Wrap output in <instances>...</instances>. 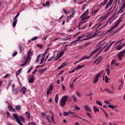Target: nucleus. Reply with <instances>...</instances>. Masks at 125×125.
Wrapping results in <instances>:
<instances>
[{
    "mask_svg": "<svg viewBox=\"0 0 125 125\" xmlns=\"http://www.w3.org/2000/svg\"><path fill=\"white\" fill-rule=\"evenodd\" d=\"M13 117L16 119V122H17V123H18L20 125H22L21 122H25V119H24V117L21 116L19 117L16 113H14L13 114Z\"/></svg>",
    "mask_w": 125,
    "mask_h": 125,
    "instance_id": "f257e3e1",
    "label": "nucleus"
},
{
    "mask_svg": "<svg viewBox=\"0 0 125 125\" xmlns=\"http://www.w3.org/2000/svg\"><path fill=\"white\" fill-rule=\"evenodd\" d=\"M68 96H64L61 100L60 104L62 107H64L65 104H66V102H67V99H68Z\"/></svg>",
    "mask_w": 125,
    "mask_h": 125,
    "instance_id": "f03ea898",
    "label": "nucleus"
},
{
    "mask_svg": "<svg viewBox=\"0 0 125 125\" xmlns=\"http://www.w3.org/2000/svg\"><path fill=\"white\" fill-rule=\"evenodd\" d=\"M104 72V70L102 71L101 72L98 73L95 75V77L94 79L93 83H97L98 81H99V77L101 76V74Z\"/></svg>",
    "mask_w": 125,
    "mask_h": 125,
    "instance_id": "7ed1b4c3",
    "label": "nucleus"
},
{
    "mask_svg": "<svg viewBox=\"0 0 125 125\" xmlns=\"http://www.w3.org/2000/svg\"><path fill=\"white\" fill-rule=\"evenodd\" d=\"M117 56L118 59L120 61H122V60L123 59V57H124V56L125 57V49L123 51L120 52L118 53Z\"/></svg>",
    "mask_w": 125,
    "mask_h": 125,
    "instance_id": "20e7f679",
    "label": "nucleus"
},
{
    "mask_svg": "<svg viewBox=\"0 0 125 125\" xmlns=\"http://www.w3.org/2000/svg\"><path fill=\"white\" fill-rule=\"evenodd\" d=\"M106 18H107V17L104 16V17H101L100 19H99L98 21H101V22L99 23V25L97 27L96 29H98V28H99V27H100V26H101V25H102V23H104V22H103V21L104 20H106Z\"/></svg>",
    "mask_w": 125,
    "mask_h": 125,
    "instance_id": "39448f33",
    "label": "nucleus"
},
{
    "mask_svg": "<svg viewBox=\"0 0 125 125\" xmlns=\"http://www.w3.org/2000/svg\"><path fill=\"white\" fill-rule=\"evenodd\" d=\"M20 90V87H17L15 89H13L12 90V91L14 94H16V95H18V94H19Z\"/></svg>",
    "mask_w": 125,
    "mask_h": 125,
    "instance_id": "423d86ee",
    "label": "nucleus"
},
{
    "mask_svg": "<svg viewBox=\"0 0 125 125\" xmlns=\"http://www.w3.org/2000/svg\"><path fill=\"white\" fill-rule=\"evenodd\" d=\"M27 91V88L25 86H23L20 89V93H21V94H25L26 93V92Z\"/></svg>",
    "mask_w": 125,
    "mask_h": 125,
    "instance_id": "0eeeda50",
    "label": "nucleus"
},
{
    "mask_svg": "<svg viewBox=\"0 0 125 125\" xmlns=\"http://www.w3.org/2000/svg\"><path fill=\"white\" fill-rule=\"evenodd\" d=\"M113 21H114V20H113V19H111L105 23V24L104 26H103L102 27H100L99 30H102V29H103V28H104V27H106L107 26V24H109V25H111V24H112V23H113Z\"/></svg>",
    "mask_w": 125,
    "mask_h": 125,
    "instance_id": "6e6552de",
    "label": "nucleus"
},
{
    "mask_svg": "<svg viewBox=\"0 0 125 125\" xmlns=\"http://www.w3.org/2000/svg\"><path fill=\"white\" fill-rule=\"evenodd\" d=\"M113 21H114V20H113V19H111L105 23V24L104 26H103L102 27H100L99 30H102V29H103V28H104V27H106L107 26V24H109V25H111V24H112V23H113Z\"/></svg>",
    "mask_w": 125,
    "mask_h": 125,
    "instance_id": "1a4fd4ad",
    "label": "nucleus"
},
{
    "mask_svg": "<svg viewBox=\"0 0 125 125\" xmlns=\"http://www.w3.org/2000/svg\"><path fill=\"white\" fill-rule=\"evenodd\" d=\"M113 21H114V20H113V19H111L105 23V24L104 26H103L102 27H100L99 30H102V29H103V28H104V27H106L107 26V24H109V25H111V24H112V23H113Z\"/></svg>",
    "mask_w": 125,
    "mask_h": 125,
    "instance_id": "9d476101",
    "label": "nucleus"
},
{
    "mask_svg": "<svg viewBox=\"0 0 125 125\" xmlns=\"http://www.w3.org/2000/svg\"><path fill=\"white\" fill-rule=\"evenodd\" d=\"M100 48H101V47H97L95 50L92 51L90 53L91 55H90V57H91V56H92V55H93V54H94V53H96V52H97V51H98V50H99V49H100Z\"/></svg>",
    "mask_w": 125,
    "mask_h": 125,
    "instance_id": "9b49d317",
    "label": "nucleus"
},
{
    "mask_svg": "<svg viewBox=\"0 0 125 125\" xmlns=\"http://www.w3.org/2000/svg\"><path fill=\"white\" fill-rule=\"evenodd\" d=\"M90 18V17H84L83 20H82L80 22V24H83L86 22V21H84V20H87V19H89Z\"/></svg>",
    "mask_w": 125,
    "mask_h": 125,
    "instance_id": "f8f14e48",
    "label": "nucleus"
},
{
    "mask_svg": "<svg viewBox=\"0 0 125 125\" xmlns=\"http://www.w3.org/2000/svg\"><path fill=\"white\" fill-rule=\"evenodd\" d=\"M84 109H85V111L87 112H91V108L87 104L84 105Z\"/></svg>",
    "mask_w": 125,
    "mask_h": 125,
    "instance_id": "ddd939ff",
    "label": "nucleus"
},
{
    "mask_svg": "<svg viewBox=\"0 0 125 125\" xmlns=\"http://www.w3.org/2000/svg\"><path fill=\"white\" fill-rule=\"evenodd\" d=\"M47 70V67H45L44 68L39 69L38 72L39 73H40V74H42V73H44V72H45V71H46Z\"/></svg>",
    "mask_w": 125,
    "mask_h": 125,
    "instance_id": "4468645a",
    "label": "nucleus"
},
{
    "mask_svg": "<svg viewBox=\"0 0 125 125\" xmlns=\"http://www.w3.org/2000/svg\"><path fill=\"white\" fill-rule=\"evenodd\" d=\"M19 47L20 49V52L21 53H22L23 52V51L24 50V48L23 47V46L21 44H19Z\"/></svg>",
    "mask_w": 125,
    "mask_h": 125,
    "instance_id": "2eb2a0df",
    "label": "nucleus"
},
{
    "mask_svg": "<svg viewBox=\"0 0 125 125\" xmlns=\"http://www.w3.org/2000/svg\"><path fill=\"white\" fill-rule=\"evenodd\" d=\"M122 21H123V20H122V18H121L119 19V20L117 21L114 24L117 27H118V26H119V24H120V23H121V22H122Z\"/></svg>",
    "mask_w": 125,
    "mask_h": 125,
    "instance_id": "dca6fc26",
    "label": "nucleus"
},
{
    "mask_svg": "<svg viewBox=\"0 0 125 125\" xmlns=\"http://www.w3.org/2000/svg\"><path fill=\"white\" fill-rule=\"evenodd\" d=\"M104 91H107L108 93H110V94H114V91H112L108 88H106L104 89Z\"/></svg>",
    "mask_w": 125,
    "mask_h": 125,
    "instance_id": "f3484780",
    "label": "nucleus"
},
{
    "mask_svg": "<svg viewBox=\"0 0 125 125\" xmlns=\"http://www.w3.org/2000/svg\"><path fill=\"white\" fill-rule=\"evenodd\" d=\"M8 109L9 111H11V112H15V109L13 108L11 105H8Z\"/></svg>",
    "mask_w": 125,
    "mask_h": 125,
    "instance_id": "a211bd4d",
    "label": "nucleus"
},
{
    "mask_svg": "<svg viewBox=\"0 0 125 125\" xmlns=\"http://www.w3.org/2000/svg\"><path fill=\"white\" fill-rule=\"evenodd\" d=\"M113 0H110V1H108V2L107 3V4H106V9H108V8L109 7V6H111V5H112V2Z\"/></svg>",
    "mask_w": 125,
    "mask_h": 125,
    "instance_id": "6ab92c4d",
    "label": "nucleus"
},
{
    "mask_svg": "<svg viewBox=\"0 0 125 125\" xmlns=\"http://www.w3.org/2000/svg\"><path fill=\"white\" fill-rule=\"evenodd\" d=\"M105 70H106V71L107 72V75H110V66L109 65H107L106 66Z\"/></svg>",
    "mask_w": 125,
    "mask_h": 125,
    "instance_id": "aec40b11",
    "label": "nucleus"
},
{
    "mask_svg": "<svg viewBox=\"0 0 125 125\" xmlns=\"http://www.w3.org/2000/svg\"><path fill=\"white\" fill-rule=\"evenodd\" d=\"M58 99H59V95L57 94L55 96V101L56 103H58Z\"/></svg>",
    "mask_w": 125,
    "mask_h": 125,
    "instance_id": "412c9836",
    "label": "nucleus"
},
{
    "mask_svg": "<svg viewBox=\"0 0 125 125\" xmlns=\"http://www.w3.org/2000/svg\"><path fill=\"white\" fill-rule=\"evenodd\" d=\"M111 46H112V43H110L108 46L106 47V48L105 49V50H104V52H107V51H108V50H109V49L110 48V47H111Z\"/></svg>",
    "mask_w": 125,
    "mask_h": 125,
    "instance_id": "4be33fe9",
    "label": "nucleus"
},
{
    "mask_svg": "<svg viewBox=\"0 0 125 125\" xmlns=\"http://www.w3.org/2000/svg\"><path fill=\"white\" fill-rule=\"evenodd\" d=\"M93 110L95 113H96V112H99V109H98V108L95 106H94Z\"/></svg>",
    "mask_w": 125,
    "mask_h": 125,
    "instance_id": "5701e85b",
    "label": "nucleus"
},
{
    "mask_svg": "<svg viewBox=\"0 0 125 125\" xmlns=\"http://www.w3.org/2000/svg\"><path fill=\"white\" fill-rule=\"evenodd\" d=\"M14 21L13 22V27H15V26H16V24H17V20H14V19H13Z\"/></svg>",
    "mask_w": 125,
    "mask_h": 125,
    "instance_id": "b1692460",
    "label": "nucleus"
},
{
    "mask_svg": "<svg viewBox=\"0 0 125 125\" xmlns=\"http://www.w3.org/2000/svg\"><path fill=\"white\" fill-rule=\"evenodd\" d=\"M25 115H26V116H27L28 119H30L31 114H30V112H29L28 111L25 112Z\"/></svg>",
    "mask_w": 125,
    "mask_h": 125,
    "instance_id": "393cba45",
    "label": "nucleus"
},
{
    "mask_svg": "<svg viewBox=\"0 0 125 125\" xmlns=\"http://www.w3.org/2000/svg\"><path fill=\"white\" fill-rule=\"evenodd\" d=\"M45 119L47 120V121H49V123H52L50 119H49V115H47V116H45Z\"/></svg>",
    "mask_w": 125,
    "mask_h": 125,
    "instance_id": "a878e982",
    "label": "nucleus"
},
{
    "mask_svg": "<svg viewBox=\"0 0 125 125\" xmlns=\"http://www.w3.org/2000/svg\"><path fill=\"white\" fill-rule=\"evenodd\" d=\"M28 83H34V77H31L29 79Z\"/></svg>",
    "mask_w": 125,
    "mask_h": 125,
    "instance_id": "bb28decb",
    "label": "nucleus"
},
{
    "mask_svg": "<svg viewBox=\"0 0 125 125\" xmlns=\"http://www.w3.org/2000/svg\"><path fill=\"white\" fill-rule=\"evenodd\" d=\"M122 48H123L122 45H118L116 47L117 50H121Z\"/></svg>",
    "mask_w": 125,
    "mask_h": 125,
    "instance_id": "cd10ccee",
    "label": "nucleus"
},
{
    "mask_svg": "<svg viewBox=\"0 0 125 125\" xmlns=\"http://www.w3.org/2000/svg\"><path fill=\"white\" fill-rule=\"evenodd\" d=\"M99 9H97L96 10H94V11H93L92 12V14H93V15H95V14H96V13H97L99 11Z\"/></svg>",
    "mask_w": 125,
    "mask_h": 125,
    "instance_id": "c85d7f7f",
    "label": "nucleus"
},
{
    "mask_svg": "<svg viewBox=\"0 0 125 125\" xmlns=\"http://www.w3.org/2000/svg\"><path fill=\"white\" fill-rule=\"evenodd\" d=\"M99 32H98V31H96L93 34V35H92L91 36V38H93V37H95V36H96L97 35H98V33H99Z\"/></svg>",
    "mask_w": 125,
    "mask_h": 125,
    "instance_id": "c756f323",
    "label": "nucleus"
},
{
    "mask_svg": "<svg viewBox=\"0 0 125 125\" xmlns=\"http://www.w3.org/2000/svg\"><path fill=\"white\" fill-rule=\"evenodd\" d=\"M15 108L18 111H20V110H21V106L20 105H17Z\"/></svg>",
    "mask_w": 125,
    "mask_h": 125,
    "instance_id": "7c9ffc66",
    "label": "nucleus"
},
{
    "mask_svg": "<svg viewBox=\"0 0 125 125\" xmlns=\"http://www.w3.org/2000/svg\"><path fill=\"white\" fill-rule=\"evenodd\" d=\"M108 107H109V108H111V109H115V108H117V106L113 105H108Z\"/></svg>",
    "mask_w": 125,
    "mask_h": 125,
    "instance_id": "2f4dec72",
    "label": "nucleus"
},
{
    "mask_svg": "<svg viewBox=\"0 0 125 125\" xmlns=\"http://www.w3.org/2000/svg\"><path fill=\"white\" fill-rule=\"evenodd\" d=\"M117 61L116 60H113V61H111V65L113 66V65H115L116 64V62Z\"/></svg>",
    "mask_w": 125,
    "mask_h": 125,
    "instance_id": "473e14b6",
    "label": "nucleus"
},
{
    "mask_svg": "<svg viewBox=\"0 0 125 125\" xmlns=\"http://www.w3.org/2000/svg\"><path fill=\"white\" fill-rule=\"evenodd\" d=\"M41 115H42V118H44V119L45 118V117H46V116H47L46 113H44V112H42Z\"/></svg>",
    "mask_w": 125,
    "mask_h": 125,
    "instance_id": "72a5a7b5",
    "label": "nucleus"
},
{
    "mask_svg": "<svg viewBox=\"0 0 125 125\" xmlns=\"http://www.w3.org/2000/svg\"><path fill=\"white\" fill-rule=\"evenodd\" d=\"M105 82L106 83H109V79L108 78V76H105Z\"/></svg>",
    "mask_w": 125,
    "mask_h": 125,
    "instance_id": "f704fd0d",
    "label": "nucleus"
},
{
    "mask_svg": "<svg viewBox=\"0 0 125 125\" xmlns=\"http://www.w3.org/2000/svg\"><path fill=\"white\" fill-rule=\"evenodd\" d=\"M53 84H51L49 86V90L50 91H52V89H53Z\"/></svg>",
    "mask_w": 125,
    "mask_h": 125,
    "instance_id": "c9c22d12",
    "label": "nucleus"
},
{
    "mask_svg": "<svg viewBox=\"0 0 125 125\" xmlns=\"http://www.w3.org/2000/svg\"><path fill=\"white\" fill-rule=\"evenodd\" d=\"M54 117V114L52 113V116L50 117V118L51 119L52 122H53V123H54V124H55V122L54 121V119L53 118Z\"/></svg>",
    "mask_w": 125,
    "mask_h": 125,
    "instance_id": "e433bc0d",
    "label": "nucleus"
},
{
    "mask_svg": "<svg viewBox=\"0 0 125 125\" xmlns=\"http://www.w3.org/2000/svg\"><path fill=\"white\" fill-rule=\"evenodd\" d=\"M78 40H75L74 41H72L71 42V43H72V44H73L74 45H76V44H77L78 43Z\"/></svg>",
    "mask_w": 125,
    "mask_h": 125,
    "instance_id": "4c0bfd02",
    "label": "nucleus"
},
{
    "mask_svg": "<svg viewBox=\"0 0 125 125\" xmlns=\"http://www.w3.org/2000/svg\"><path fill=\"white\" fill-rule=\"evenodd\" d=\"M72 98H73V101H74V102H77V101L78 100L77 97L73 95H72Z\"/></svg>",
    "mask_w": 125,
    "mask_h": 125,
    "instance_id": "58836bf2",
    "label": "nucleus"
},
{
    "mask_svg": "<svg viewBox=\"0 0 125 125\" xmlns=\"http://www.w3.org/2000/svg\"><path fill=\"white\" fill-rule=\"evenodd\" d=\"M80 109L81 108L79 107L78 105H75L74 106V109L76 110V111H77V110H80Z\"/></svg>",
    "mask_w": 125,
    "mask_h": 125,
    "instance_id": "ea45409f",
    "label": "nucleus"
},
{
    "mask_svg": "<svg viewBox=\"0 0 125 125\" xmlns=\"http://www.w3.org/2000/svg\"><path fill=\"white\" fill-rule=\"evenodd\" d=\"M54 57H55L54 56L51 57L50 58H49L48 59L47 62H49L50 61H51V60H52V59H54Z\"/></svg>",
    "mask_w": 125,
    "mask_h": 125,
    "instance_id": "a19ab883",
    "label": "nucleus"
},
{
    "mask_svg": "<svg viewBox=\"0 0 125 125\" xmlns=\"http://www.w3.org/2000/svg\"><path fill=\"white\" fill-rule=\"evenodd\" d=\"M69 86L70 88H72V89H74L75 87H74V83H72L71 84H69Z\"/></svg>",
    "mask_w": 125,
    "mask_h": 125,
    "instance_id": "79ce46f5",
    "label": "nucleus"
},
{
    "mask_svg": "<svg viewBox=\"0 0 125 125\" xmlns=\"http://www.w3.org/2000/svg\"><path fill=\"white\" fill-rule=\"evenodd\" d=\"M74 15H75V13L73 12L71 15H70L67 17V19H69V18H72V17H73Z\"/></svg>",
    "mask_w": 125,
    "mask_h": 125,
    "instance_id": "37998d69",
    "label": "nucleus"
},
{
    "mask_svg": "<svg viewBox=\"0 0 125 125\" xmlns=\"http://www.w3.org/2000/svg\"><path fill=\"white\" fill-rule=\"evenodd\" d=\"M87 26V24H85L83 27H81V28H79V30H83V29H85V27H86Z\"/></svg>",
    "mask_w": 125,
    "mask_h": 125,
    "instance_id": "c03bdc74",
    "label": "nucleus"
},
{
    "mask_svg": "<svg viewBox=\"0 0 125 125\" xmlns=\"http://www.w3.org/2000/svg\"><path fill=\"white\" fill-rule=\"evenodd\" d=\"M87 26V24H85L83 27H81V28H79V30H83V29H85V27H86Z\"/></svg>",
    "mask_w": 125,
    "mask_h": 125,
    "instance_id": "a18cd8bd",
    "label": "nucleus"
},
{
    "mask_svg": "<svg viewBox=\"0 0 125 125\" xmlns=\"http://www.w3.org/2000/svg\"><path fill=\"white\" fill-rule=\"evenodd\" d=\"M38 39H40V37H38L37 36L34 37L33 38H32L31 39V41H36V40H38Z\"/></svg>",
    "mask_w": 125,
    "mask_h": 125,
    "instance_id": "49530a36",
    "label": "nucleus"
},
{
    "mask_svg": "<svg viewBox=\"0 0 125 125\" xmlns=\"http://www.w3.org/2000/svg\"><path fill=\"white\" fill-rule=\"evenodd\" d=\"M90 39H91V37H89L88 38H83V41H87L88 40H90Z\"/></svg>",
    "mask_w": 125,
    "mask_h": 125,
    "instance_id": "de8ad7c7",
    "label": "nucleus"
},
{
    "mask_svg": "<svg viewBox=\"0 0 125 125\" xmlns=\"http://www.w3.org/2000/svg\"><path fill=\"white\" fill-rule=\"evenodd\" d=\"M63 54H64V51H62L61 52V53L59 55V57L60 58L63 55Z\"/></svg>",
    "mask_w": 125,
    "mask_h": 125,
    "instance_id": "09e8293b",
    "label": "nucleus"
},
{
    "mask_svg": "<svg viewBox=\"0 0 125 125\" xmlns=\"http://www.w3.org/2000/svg\"><path fill=\"white\" fill-rule=\"evenodd\" d=\"M101 60H102V57H101V58H100V60L98 61V62H97V65H99V64L100 63V62H101Z\"/></svg>",
    "mask_w": 125,
    "mask_h": 125,
    "instance_id": "8fccbe9b",
    "label": "nucleus"
},
{
    "mask_svg": "<svg viewBox=\"0 0 125 125\" xmlns=\"http://www.w3.org/2000/svg\"><path fill=\"white\" fill-rule=\"evenodd\" d=\"M32 54V51H31V50H29L28 52L27 53V56L32 55H31Z\"/></svg>",
    "mask_w": 125,
    "mask_h": 125,
    "instance_id": "3c124183",
    "label": "nucleus"
},
{
    "mask_svg": "<svg viewBox=\"0 0 125 125\" xmlns=\"http://www.w3.org/2000/svg\"><path fill=\"white\" fill-rule=\"evenodd\" d=\"M96 103L97 104H98V105H99V106H102V103L99 102V101H97Z\"/></svg>",
    "mask_w": 125,
    "mask_h": 125,
    "instance_id": "603ef678",
    "label": "nucleus"
},
{
    "mask_svg": "<svg viewBox=\"0 0 125 125\" xmlns=\"http://www.w3.org/2000/svg\"><path fill=\"white\" fill-rule=\"evenodd\" d=\"M101 57V56H99V57L97 58V59H96V60L95 61V62H94V64H95V63H96V62H97V61H98V60H99V59H100Z\"/></svg>",
    "mask_w": 125,
    "mask_h": 125,
    "instance_id": "864d4df0",
    "label": "nucleus"
},
{
    "mask_svg": "<svg viewBox=\"0 0 125 125\" xmlns=\"http://www.w3.org/2000/svg\"><path fill=\"white\" fill-rule=\"evenodd\" d=\"M28 63V60H26L24 63L21 65V66H25Z\"/></svg>",
    "mask_w": 125,
    "mask_h": 125,
    "instance_id": "5fc2aeb1",
    "label": "nucleus"
},
{
    "mask_svg": "<svg viewBox=\"0 0 125 125\" xmlns=\"http://www.w3.org/2000/svg\"><path fill=\"white\" fill-rule=\"evenodd\" d=\"M32 59V58H31L30 56H27V57L26 59V60H27V61H29V60H31Z\"/></svg>",
    "mask_w": 125,
    "mask_h": 125,
    "instance_id": "6e6d98bb",
    "label": "nucleus"
},
{
    "mask_svg": "<svg viewBox=\"0 0 125 125\" xmlns=\"http://www.w3.org/2000/svg\"><path fill=\"white\" fill-rule=\"evenodd\" d=\"M59 58H60V57H59V56H57L55 58V60H53V61L55 62V61H57V60H58L59 59Z\"/></svg>",
    "mask_w": 125,
    "mask_h": 125,
    "instance_id": "4d7b16f0",
    "label": "nucleus"
},
{
    "mask_svg": "<svg viewBox=\"0 0 125 125\" xmlns=\"http://www.w3.org/2000/svg\"><path fill=\"white\" fill-rule=\"evenodd\" d=\"M121 7H123V9L125 8V0L124 1V2L123 3L122 6H121Z\"/></svg>",
    "mask_w": 125,
    "mask_h": 125,
    "instance_id": "13d9d810",
    "label": "nucleus"
},
{
    "mask_svg": "<svg viewBox=\"0 0 125 125\" xmlns=\"http://www.w3.org/2000/svg\"><path fill=\"white\" fill-rule=\"evenodd\" d=\"M84 66V64H83V65H78V69H82V68H83Z\"/></svg>",
    "mask_w": 125,
    "mask_h": 125,
    "instance_id": "bf43d9fd",
    "label": "nucleus"
},
{
    "mask_svg": "<svg viewBox=\"0 0 125 125\" xmlns=\"http://www.w3.org/2000/svg\"><path fill=\"white\" fill-rule=\"evenodd\" d=\"M63 11L65 13V14H68L69 12H68V11L66 10L65 9H63Z\"/></svg>",
    "mask_w": 125,
    "mask_h": 125,
    "instance_id": "052dcab7",
    "label": "nucleus"
},
{
    "mask_svg": "<svg viewBox=\"0 0 125 125\" xmlns=\"http://www.w3.org/2000/svg\"><path fill=\"white\" fill-rule=\"evenodd\" d=\"M82 38H83V35H82L81 36H78L77 37V39H78V41H79V40H81V39H82Z\"/></svg>",
    "mask_w": 125,
    "mask_h": 125,
    "instance_id": "680f3d73",
    "label": "nucleus"
},
{
    "mask_svg": "<svg viewBox=\"0 0 125 125\" xmlns=\"http://www.w3.org/2000/svg\"><path fill=\"white\" fill-rule=\"evenodd\" d=\"M108 0H104V2H103V5H105L107 3Z\"/></svg>",
    "mask_w": 125,
    "mask_h": 125,
    "instance_id": "e2e57ef3",
    "label": "nucleus"
},
{
    "mask_svg": "<svg viewBox=\"0 0 125 125\" xmlns=\"http://www.w3.org/2000/svg\"><path fill=\"white\" fill-rule=\"evenodd\" d=\"M21 73V70H18L16 72V76H17V75H20Z\"/></svg>",
    "mask_w": 125,
    "mask_h": 125,
    "instance_id": "0e129e2a",
    "label": "nucleus"
},
{
    "mask_svg": "<svg viewBox=\"0 0 125 125\" xmlns=\"http://www.w3.org/2000/svg\"><path fill=\"white\" fill-rule=\"evenodd\" d=\"M50 92H51V91H50V90H48L46 92V95H47V96H48V95H49V94L50 93Z\"/></svg>",
    "mask_w": 125,
    "mask_h": 125,
    "instance_id": "69168bd1",
    "label": "nucleus"
},
{
    "mask_svg": "<svg viewBox=\"0 0 125 125\" xmlns=\"http://www.w3.org/2000/svg\"><path fill=\"white\" fill-rule=\"evenodd\" d=\"M63 116H69V112H64L63 113Z\"/></svg>",
    "mask_w": 125,
    "mask_h": 125,
    "instance_id": "338daca9",
    "label": "nucleus"
},
{
    "mask_svg": "<svg viewBox=\"0 0 125 125\" xmlns=\"http://www.w3.org/2000/svg\"><path fill=\"white\" fill-rule=\"evenodd\" d=\"M17 54V52L15 51L14 53L13 54L12 56L13 57H15V56Z\"/></svg>",
    "mask_w": 125,
    "mask_h": 125,
    "instance_id": "774afa93",
    "label": "nucleus"
}]
</instances>
